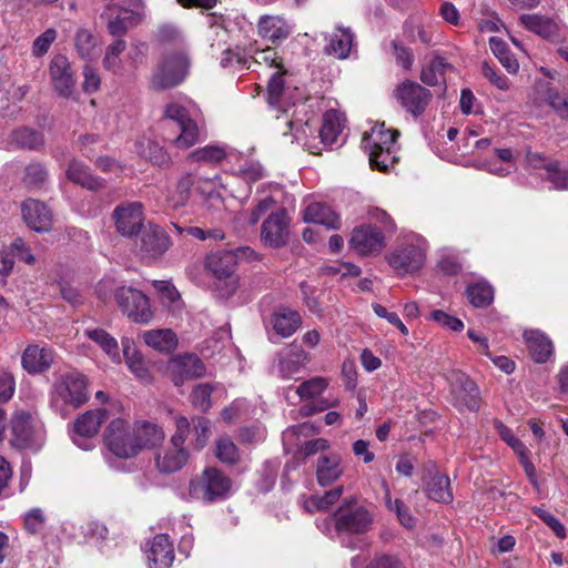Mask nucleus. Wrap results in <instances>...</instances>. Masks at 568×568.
I'll list each match as a JSON object with an SVG mask.
<instances>
[{
  "label": "nucleus",
  "mask_w": 568,
  "mask_h": 568,
  "mask_svg": "<svg viewBox=\"0 0 568 568\" xmlns=\"http://www.w3.org/2000/svg\"><path fill=\"white\" fill-rule=\"evenodd\" d=\"M199 112L197 105L186 98L183 101H174L165 106V119L173 121L180 130V134L172 140V143L178 149H189L199 141L196 123Z\"/></svg>",
  "instance_id": "obj_1"
},
{
  "label": "nucleus",
  "mask_w": 568,
  "mask_h": 568,
  "mask_svg": "<svg viewBox=\"0 0 568 568\" xmlns=\"http://www.w3.org/2000/svg\"><path fill=\"white\" fill-rule=\"evenodd\" d=\"M189 52L181 48L166 52L156 64L151 84L159 90L171 89L183 83L190 74Z\"/></svg>",
  "instance_id": "obj_2"
},
{
  "label": "nucleus",
  "mask_w": 568,
  "mask_h": 568,
  "mask_svg": "<svg viewBox=\"0 0 568 568\" xmlns=\"http://www.w3.org/2000/svg\"><path fill=\"white\" fill-rule=\"evenodd\" d=\"M332 519L335 531L339 537L364 535L372 529L374 514L354 498H348L336 509Z\"/></svg>",
  "instance_id": "obj_3"
},
{
  "label": "nucleus",
  "mask_w": 568,
  "mask_h": 568,
  "mask_svg": "<svg viewBox=\"0 0 568 568\" xmlns=\"http://www.w3.org/2000/svg\"><path fill=\"white\" fill-rule=\"evenodd\" d=\"M88 381L80 372H71L61 376L51 392V406L61 415H65L64 406L78 408L88 400Z\"/></svg>",
  "instance_id": "obj_4"
},
{
  "label": "nucleus",
  "mask_w": 568,
  "mask_h": 568,
  "mask_svg": "<svg viewBox=\"0 0 568 568\" xmlns=\"http://www.w3.org/2000/svg\"><path fill=\"white\" fill-rule=\"evenodd\" d=\"M232 491V481L214 467L205 468L201 476L190 480L189 494L193 499L216 503L226 499Z\"/></svg>",
  "instance_id": "obj_5"
},
{
  "label": "nucleus",
  "mask_w": 568,
  "mask_h": 568,
  "mask_svg": "<svg viewBox=\"0 0 568 568\" xmlns=\"http://www.w3.org/2000/svg\"><path fill=\"white\" fill-rule=\"evenodd\" d=\"M0 444H8L17 449H38L40 447L38 434L29 412H16L10 426L0 427Z\"/></svg>",
  "instance_id": "obj_6"
},
{
  "label": "nucleus",
  "mask_w": 568,
  "mask_h": 568,
  "mask_svg": "<svg viewBox=\"0 0 568 568\" xmlns=\"http://www.w3.org/2000/svg\"><path fill=\"white\" fill-rule=\"evenodd\" d=\"M108 449L119 458H132L139 453L132 427L122 418L113 419L105 434Z\"/></svg>",
  "instance_id": "obj_7"
},
{
  "label": "nucleus",
  "mask_w": 568,
  "mask_h": 568,
  "mask_svg": "<svg viewBox=\"0 0 568 568\" xmlns=\"http://www.w3.org/2000/svg\"><path fill=\"white\" fill-rule=\"evenodd\" d=\"M455 404L469 410H478L480 406L479 388L474 381L460 371L452 369L446 373Z\"/></svg>",
  "instance_id": "obj_8"
},
{
  "label": "nucleus",
  "mask_w": 568,
  "mask_h": 568,
  "mask_svg": "<svg viewBox=\"0 0 568 568\" xmlns=\"http://www.w3.org/2000/svg\"><path fill=\"white\" fill-rule=\"evenodd\" d=\"M121 310L135 323L146 324L152 320L149 298L141 291L132 287H121L115 294Z\"/></svg>",
  "instance_id": "obj_9"
},
{
  "label": "nucleus",
  "mask_w": 568,
  "mask_h": 568,
  "mask_svg": "<svg viewBox=\"0 0 568 568\" xmlns=\"http://www.w3.org/2000/svg\"><path fill=\"white\" fill-rule=\"evenodd\" d=\"M394 97L408 113L417 118L425 112L433 95L417 82L406 80L397 85Z\"/></svg>",
  "instance_id": "obj_10"
},
{
  "label": "nucleus",
  "mask_w": 568,
  "mask_h": 568,
  "mask_svg": "<svg viewBox=\"0 0 568 568\" xmlns=\"http://www.w3.org/2000/svg\"><path fill=\"white\" fill-rule=\"evenodd\" d=\"M105 419L104 409L88 410L77 418L71 435L72 442L83 450L94 447L93 438L97 436Z\"/></svg>",
  "instance_id": "obj_11"
},
{
  "label": "nucleus",
  "mask_w": 568,
  "mask_h": 568,
  "mask_svg": "<svg viewBox=\"0 0 568 568\" xmlns=\"http://www.w3.org/2000/svg\"><path fill=\"white\" fill-rule=\"evenodd\" d=\"M166 374L175 386H181L186 381L204 376L205 366L194 354H179L168 362Z\"/></svg>",
  "instance_id": "obj_12"
},
{
  "label": "nucleus",
  "mask_w": 568,
  "mask_h": 568,
  "mask_svg": "<svg viewBox=\"0 0 568 568\" xmlns=\"http://www.w3.org/2000/svg\"><path fill=\"white\" fill-rule=\"evenodd\" d=\"M143 204L136 201L118 205L112 213L116 231L126 237L136 235L143 226Z\"/></svg>",
  "instance_id": "obj_13"
},
{
  "label": "nucleus",
  "mask_w": 568,
  "mask_h": 568,
  "mask_svg": "<svg viewBox=\"0 0 568 568\" xmlns=\"http://www.w3.org/2000/svg\"><path fill=\"white\" fill-rule=\"evenodd\" d=\"M246 254V247L235 250H219L205 256L204 267L217 280L231 277L242 256Z\"/></svg>",
  "instance_id": "obj_14"
},
{
  "label": "nucleus",
  "mask_w": 568,
  "mask_h": 568,
  "mask_svg": "<svg viewBox=\"0 0 568 568\" xmlns=\"http://www.w3.org/2000/svg\"><path fill=\"white\" fill-rule=\"evenodd\" d=\"M349 245L361 255H378L386 242L382 231L368 224L353 231Z\"/></svg>",
  "instance_id": "obj_15"
},
{
  "label": "nucleus",
  "mask_w": 568,
  "mask_h": 568,
  "mask_svg": "<svg viewBox=\"0 0 568 568\" xmlns=\"http://www.w3.org/2000/svg\"><path fill=\"white\" fill-rule=\"evenodd\" d=\"M49 74L54 90L63 98H71L75 80L65 55L58 54L52 58L49 64Z\"/></svg>",
  "instance_id": "obj_16"
},
{
  "label": "nucleus",
  "mask_w": 568,
  "mask_h": 568,
  "mask_svg": "<svg viewBox=\"0 0 568 568\" xmlns=\"http://www.w3.org/2000/svg\"><path fill=\"white\" fill-rule=\"evenodd\" d=\"M425 260L423 250L416 245L402 246L387 255L389 265L399 275L418 271Z\"/></svg>",
  "instance_id": "obj_17"
},
{
  "label": "nucleus",
  "mask_w": 568,
  "mask_h": 568,
  "mask_svg": "<svg viewBox=\"0 0 568 568\" xmlns=\"http://www.w3.org/2000/svg\"><path fill=\"white\" fill-rule=\"evenodd\" d=\"M288 236V221L285 210L272 213L262 225L261 240L271 247H281L286 244Z\"/></svg>",
  "instance_id": "obj_18"
},
{
  "label": "nucleus",
  "mask_w": 568,
  "mask_h": 568,
  "mask_svg": "<svg viewBox=\"0 0 568 568\" xmlns=\"http://www.w3.org/2000/svg\"><path fill=\"white\" fill-rule=\"evenodd\" d=\"M149 568H170L174 561V547L166 534H159L145 550Z\"/></svg>",
  "instance_id": "obj_19"
},
{
  "label": "nucleus",
  "mask_w": 568,
  "mask_h": 568,
  "mask_svg": "<svg viewBox=\"0 0 568 568\" xmlns=\"http://www.w3.org/2000/svg\"><path fill=\"white\" fill-rule=\"evenodd\" d=\"M54 352L47 345L30 344L21 356V365L29 374H40L48 371L53 361Z\"/></svg>",
  "instance_id": "obj_20"
},
{
  "label": "nucleus",
  "mask_w": 568,
  "mask_h": 568,
  "mask_svg": "<svg viewBox=\"0 0 568 568\" xmlns=\"http://www.w3.org/2000/svg\"><path fill=\"white\" fill-rule=\"evenodd\" d=\"M190 452L187 447L169 444L158 452L155 465L160 473L172 474L181 470L189 462Z\"/></svg>",
  "instance_id": "obj_21"
},
{
  "label": "nucleus",
  "mask_w": 568,
  "mask_h": 568,
  "mask_svg": "<svg viewBox=\"0 0 568 568\" xmlns=\"http://www.w3.org/2000/svg\"><path fill=\"white\" fill-rule=\"evenodd\" d=\"M325 41L323 52L326 55L345 60L355 45V34L349 28L336 27L332 33L325 37Z\"/></svg>",
  "instance_id": "obj_22"
},
{
  "label": "nucleus",
  "mask_w": 568,
  "mask_h": 568,
  "mask_svg": "<svg viewBox=\"0 0 568 568\" xmlns=\"http://www.w3.org/2000/svg\"><path fill=\"white\" fill-rule=\"evenodd\" d=\"M170 237L162 227L149 224L141 234L140 252L146 257H159L170 247Z\"/></svg>",
  "instance_id": "obj_23"
},
{
  "label": "nucleus",
  "mask_w": 568,
  "mask_h": 568,
  "mask_svg": "<svg viewBox=\"0 0 568 568\" xmlns=\"http://www.w3.org/2000/svg\"><path fill=\"white\" fill-rule=\"evenodd\" d=\"M22 216L26 224L36 232H48L52 224V213L48 206L37 200L29 199L22 204Z\"/></svg>",
  "instance_id": "obj_24"
},
{
  "label": "nucleus",
  "mask_w": 568,
  "mask_h": 568,
  "mask_svg": "<svg viewBox=\"0 0 568 568\" xmlns=\"http://www.w3.org/2000/svg\"><path fill=\"white\" fill-rule=\"evenodd\" d=\"M145 17L144 4L141 0L133 3L132 9H120L116 16L108 23V30L113 37L123 36L128 29L140 23Z\"/></svg>",
  "instance_id": "obj_25"
},
{
  "label": "nucleus",
  "mask_w": 568,
  "mask_h": 568,
  "mask_svg": "<svg viewBox=\"0 0 568 568\" xmlns=\"http://www.w3.org/2000/svg\"><path fill=\"white\" fill-rule=\"evenodd\" d=\"M520 23L530 32L549 40L557 41L560 38L559 24L551 18L541 14H523Z\"/></svg>",
  "instance_id": "obj_26"
},
{
  "label": "nucleus",
  "mask_w": 568,
  "mask_h": 568,
  "mask_svg": "<svg viewBox=\"0 0 568 568\" xmlns=\"http://www.w3.org/2000/svg\"><path fill=\"white\" fill-rule=\"evenodd\" d=\"M271 323L277 335L287 338L301 327L302 316L295 310L280 306L273 312Z\"/></svg>",
  "instance_id": "obj_27"
},
{
  "label": "nucleus",
  "mask_w": 568,
  "mask_h": 568,
  "mask_svg": "<svg viewBox=\"0 0 568 568\" xmlns=\"http://www.w3.org/2000/svg\"><path fill=\"white\" fill-rule=\"evenodd\" d=\"M291 27L281 16H262L257 22V33L272 43L281 42L291 34Z\"/></svg>",
  "instance_id": "obj_28"
},
{
  "label": "nucleus",
  "mask_w": 568,
  "mask_h": 568,
  "mask_svg": "<svg viewBox=\"0 0 568 568\" xmlns=\"http://www.w3.org/2000/svg\"><path fill=\"white\" fill-rule=\"evenodd\" d=\"M225 397V388L221 384L200 383L195 385L190 395L192 405L199 410L207 412L214 400Z\"/></svg>",
  "instance_id": "obj_29"
},
{
  "label": "nucleus",
  "mask_w": 568,
  "mask_h": 568,
  "mask_svg": "<svg viewBox=\"0 0 568 568\" xmlns=\"http://www.w3.org/2000/svg\"><path fill=\"white\" fill-rule=\"evenodd\" d=\"M342 458L337 454L322 455L316 464V478L321 486L333 484L343 474Z\"/></svg>",
  "instance_id": "obj_30"
},
{
  "label": "nucleus",
  "mask_w": 568,
  "mask_h": 568,
  "mask_svg": "<svg viewBox=\"0 0 568 568\" xmlns=\"http://www.w3.org/2000/svg\"><path fill=\"white\" fill-rule=\"evenodd\" d=\"M303 217L305 222L325 225L327 229L341 227L339 216L325 203H310L304 210Z\"/></svg>",
  "instance_id": "obj_31"
},
{
  "label": "nucleus",
  "mask_w": 568,
  "mask_h": 568,
  "mask_svg": "<svg viewBox=\"0 0 568 568\" xmlns=\"http://www.w3.org/2000/svg\"><path fill=\"white\" fill-rule=\"evenodd\" d=\"M424 491L427 497L434 501L449 504L453 501V490L448 476L438 471L430 474L425 480Z\"/></svg>",
  "instance_id": "obj_32"
},
{
  "label": "nucleus",
  "mask_w": 568,
  "mask_h": 568,
  "mask_svg": "<svg viewBox=\"0 0 568 568\" xmlns=\"http://www.w3.org/2000/svg\"><path fill=\"white\" fill-rule=\"evenodd\" d=\"M398 135L399 132L397 130L386 129L384 123L376 124L369 133L364 134L362 144L366 151L393 146Z\"/></svg>",
  "instance_id": "obj_33"
},
{
  "label": "nucleus",
  "mask_w": 568,
  "mask_h": 568,
  "mask_svg": "<svg viewBox=\"0 0 568 568\" xmlns=\"http://www.w3.org/2000/svg\"><path fill=\"white\" fill-rule=\"evenodd\" d=\"M524 337L534 361L546 363L552 354L551 341L539 331H526Z\"/></svg>",
  "instance_id": "obj_34"
},
{
  "label": "nucleus",
  "mask_w": 568,
  "mask_h": 568,
  "mask_svg": "<svg viewBox=\"0 0 568 568\" xmlns=\"http://www.w3.org/2000/svg\"><path fill=\"white\" fill-rule=\"evenodd\" d=\"M67 178L75 184L90 191H97L103 186V181L91 174L90 169L80 161L72 160L67 170Z\"/></svg>",
  "instance_id": "obj_35"
},
{
  "label": "nucleus",
  "mask_w": 568,
  "mask_h": 568,
  "mask_svg": "<svg viewBox=\"0 0 568 568\" xmlns=\"http://www.w3.org/2000/svg\"><path fill=\"white\" fill-rule=\"evenodd\" d=\"M136 152L154 165H166L171 158L169 153L156 141L148 136L140 138L135 143Z\"/></svg>",
  "instance_id": "obj_36"
},
{
  "label": "nucleus",
  "mask_w": 568,
  "mask_h": 568,
  "mask_svg": "<svg viewBox=\"0 0 568 568\" xmlns=\"http://www.w3.org/2000/svg\"><path fill=\"white\" fill-rule=\"evenodd\" d=\"M132 429L139 452L159 445L165 437L162 427L148 422L139 423Z\"/></svg>",
  "instance_id": "obj_37"
},
{
  "label": "nucleus",
  "mask_w": 568,
  "mask_h": 568,
  "mask_svg": "<svg viewBox=\"0 0 568 568\" xmlns=\"http://www.w3.org/2000/svg\"><path fill=\"white\" fill-rule=\"evenodd\" d=\"M74 48L79 57L87 61L95 59L100 51L98 38L92 31L85 28L77 30L74 36Z\"/></svg>",
  "instance_id": "obj_38"
},
{
  "label": "nucleus",
  "mask_w": 568,
  "mask_h": 568,
  "mask_svg": "<svg viewBox=\"0 0 568 568\" xmlns=\"http://www.w3.org/2000/svg\"><path fill=\"white\" fill-rule=\"evenodd\" d=\"M84 336L95 343L113 361H120L119 345L116 339L102 328L87 327L83 331Z\"/></svg>",
  "instance_id": "obj_39"
},
{
  "label": "nucleus",
  "mask_w": 568,
  "mask_h": 568,
  "mask_svg": "<svg viewBox=\"0 0 568 568\" xmlns=\"http://www.w3.org/2000/svg\"><path fill=\"white\" fill-rule=\"evenodd\" d=\"M143 341L159 352H171L178 345L176 335L169 328L146 331Z\"/></svg>",
  "instance_id": "obj_40"
},
{
  "label": "nucleus",
  "mask_w": 568,
  "mask_h": 568,
  "mask_svg": "<svg viewBox=\"0 0 568 568\" xmlns=\"http://www.w3.org/2000/svg\"><path fill=\"white\" fill-rule=\"evenodd\" d=\"M194 185V178L190 173L183 174L175 189L168 195L166 201L170 207L178 210L185 206L190 200L191 190Z\"/></svg>",
  "instance_id": "obj_41"
},
{
  "label": "nucleus",
  "mask_w": 568,
  "mask_h": 568,
  "mask_svg": "<svg viewBox=\"0 0 568 568\" xmlns=\"http://www.w3.org/2000/svg\"><path fill=\"white\" fill-rule=\"evenodd\" d=\"M125 48L126 43L122 39H116L106 47L102 60L103 68L106 71L112 72L113 74L122 73L124 64L121 55L124 52Z\"/></svg>",
  "instance_id": "obj_42"
},
{
  "label": "nucleus",
  "mask_w": 568,
  "mask_h": 568,
  "mask_svg": "<svg viewBox=\"0 0 568 568\" xmlns=\"http://www.w3.org/2000/svg\"><path fill=\"white\" fill-rule=\"evenodd\" d=\"M342 132V116L335 110H329L324 114L323 124L320 130V136L325 145L336 143Z\"/></svg>",
  "instance_id": "obj_43"
},
{
  "label": "nucleus",
  "mask_w": 568,
  "mask_h": 568,
  "mask_svg": "<svg viewBox=\"0 0 568 568\" xmlns=\"http://www.w3.org/2000/svg\"><path fill=\"white\" fill-rule=\"evenodd\" d=\"M226 156V146L224 144L214 143L194 150L189 154L187 159L192 162L217 164Z\"/></svg>",
  "instance_id": "obj_44"
},
{
  "label": "nucleus",
  "mask_w": 568,
  "mask_h": 568,
  "mask_svg": "<svg viewBox=\"0 0 568 568\" xmlns=\"http://www.w3.org/2000/svg\"><path fill=\"white\" fill-rule=\"evenodd\" d=\"M123 354L129 369L142 382L150 381V372L141 355L136 352L135 347L131 345L130 341H122Z\"/></svg>",
  "instance_id": "obj_45"
},
{
  "label": "nucleus",
  "mask_w": 568,
  "mask_h": 568,
  "mask_svg": "<svg viewBox=\"0 0 568 568\" xmlns=\"http://www.w3.org/2000/svg\"><path fill=\"white\" fill-rule=\"evenodd\" d=\"M489 47L491 52L509 73H516L518 71L519 63L503 39L491 37L489 39Z\"/></svg>",
  "instance_id": "obj_46"
},
{
  "label": "nucleus",
  "mask_w": 568,
  "mask_h": 568,
  "mask_svg": "<svg viewBox=\"0 0 568 568\" xmlns=\"http://www.w3.org/2000/svg\"><path fill=\"white\" fill-rule=\"evenodd\" d=\"M450 69H453V65L445 58L435 55L429 64L422 70L420 80L427 85H437L439 78L445 74L446 70Z\"/></svg>",
  "instance_id": "obj_47"
},
{
  "label": "nucleus",
  "mask_w": 568,
  "mask_h": 568,
  "mask_svg": "<svg viewBox=\"0 0 568 568\" xmlns=\"http://www.w3.org/2000/svg\"><path fill=\"white\" fill-rule=\"evenodd\" d=\"M466 293L469 303L475 307H487L494 300L493 287L484 282L468 285Z\"/></svg>",
  "instance_id": "obj_48"
},
{
  "label": "nucleus",
  "mask_w": 568,
  "mask_h": 568,
  "mask_svg": "<svg viewBox=\"0 0 568 568\" xmlns=\"http://www.w3.org/2000/svg\"><path fill=\"white\" fill-rule=\"evenodd\" d=\"M191 432L193 438L191 439L189 447L194 450L203 449L211 436L210 422L204 417H193Z\"/></svg>",
  "instance_id": "obj_49"
},
{
  "label": "nucleus",
  "mask_w": 568,
  "mask_h": 568,
  "mask_svg": "<svg viewBox=\"0 0 568 568\" xmlns=\"http://www.w3.org/2000/svg\"><path fill=\"white\" fill-rule=\"evenodd\" d=\"M11 142L19 148L37 150L43 145V136L36 130L21 128L11 133Z\"/></svg>",
  "instance_id": "obj_50"
},
{
  "label": "nucleus",
  "mask_w": 568,
  "mask_h": 568,
  "mask_svg": "<svg viewBox=\"0 0 568 568\" xmlns=\"http://www.w3.org/2000/svg\"><path fill=\"white\" fill-rule=\"evenodd\" d=\"M367 152L369 154L371 165L382 172L388 171L397 162L395 145Z\"/></svg>",
  "instance_id": "obj_51"
},
{
  "label": "nucleus",
  "mask_w": 568,
  "mask_h": 568,
  "mask_svg": "<svg viewBox=\"0 0 568 568\" xmlns=\"http://www.w3.org/2000/svg\"><path fill=\"white\" fill-rule=\"evenodd\" d=\"M216 458L227 465H233L240 459L239 449L229 437H220L215 444Z\"/></svg>",
  "instance_id": "obj_52"
},
{
  "label": "nucleus",
  "mask_w": 568,
  "mask_h": 568,
  "mask_svg": "<svg viewBox=\"0 0 568 568\" xmlns=\"http://www.w3.org/2000/svg\"><path fill=\"white\" fill-rule=\"evenodd\" d=\"M546 180L552 184L555 190H568V170L562 169L558 161H550L546 166Z\"/></svg>",
  "instance_id": "obj_53"
},
{
  "label": "nucleus",
  "mask_w": 568,
  "mask_h": 568,
  "mask_svg": "<svg viewBox=\"0 0 568 568\" xmlns=\"http://www.w3.org/2000/svg\"><path fill=\"white\" fill-rule=\"evenodd\" d=\"M82 529L85 541L103 550V542L109 535L108 528L101 523L91 521L83 526Z\"/></svg>",
  "instance_id": "obj_54"
},
{
  "label": "nucleus",
  "mask_w": 568,
  "mask_h": 568,
  "mask_svg": "<svg viewBox=\"0 0 568 568\" xmlns=\"http://www.w3.org/2000/svg\"><path fill=\"white\" fill-rule=\"evenodd\" d=\"M327 386L326 379L323 377H313L303 382L296 393L302 399L313 398L320 395Z\"/></svg>",
  "instance_id": "obj_55"
},
{
  "label": "nucleus",
  "mask_w": 568,
  "mask_h": 568,
  "mask_svg": "<svg viewBox=\"0 0 568 568\" xmlns=\"http://www.w3.org/2000/svg\"><path fill=\"white\" fill-rule=\"evenodd\" d=\"M174 423L175 432L171 436L170 442L171 444H176L178 446L186 447V439L192 435L191 422L185 416L176 415L174 417Z\"/></svg>",
  "instance_id": "obj_56"
},
{
  "label": "nucleus",
  "mask_w": 568,
  "mask_h": 568,
  "mask_svg": "<svg viewBox=\"0 0 568 568\" xmlns=\"http://www.w3.org/2000/svg\"><path fill=\"white\" fill-rule=\"evenodd\" d=\"M154 287L160 294L161 302L169 306L174 307L180 302V293L170 282L166 281H155Z\"/></svg>",
  "instance_id": "obj_57"
},
{
  "label": "nucleus",
  "mask_w": 568,
  "mask_h": 568,
  "mask_svg": "<svg viewBox=\"0 0 568 568\" xmlns=\"http://www.w3.org/2000/svg\"><path fill=\"white\" fill-rule=\"evenodd\" d=\"M57 39V31L52 28L47 29L39 37L36 38L32 44V53L36 57H41L45 54L51 44Z\"/></svg>",
  "instance_id": "obj_58"
},
{
  "label": "nucleus",
  "mask_w": 568,
  "mask_h": 568,
  "mask_svg": "<svg viewBox=\"0 0 568 568\" xmlns=\"http://www.w3.org/2000/svg\"><path fill=\"white\" fill-rule=\"evenodd\" d=\"M276 477H277V466L270 462H266L263 465L262 470L260 471V479L256 485L261 491L266 493V491L271 490L272 487L274 486Z\"/></svg>",
  "instance_id": "obj_59"
},
{
  "label": "nucleus",
  "mask_w": 568,
  "mask_h": 568,
  "mask_svg": "<svg viewBox=\"0 0 568 568\" xmlns=\"http://www.w3.org/2000/svg\"><path fill=\"white\" fill-rule=\"evenodd\" d=\"M404 33L412 42L419 40L422 43L427 45L432 43V36L428 34L423 26L417 24L412 20H407L404 23Z\"/></svg>",
  "instance_id": "obj_60"
},
{
  "label": "nucleus",
  "mask_w": 568,
  "mask_h": 568,
  "mask_svg": "<svg viewBox=\"0 0 568 568\" xmlns=\"http://www.w3.org/2000/svg\"><path fill=\"white\" fill-rule=\"evenodd\" d=\"M48 173L40 163H31L26 168L24 183L30 186H40L47 180Z\"/></svg>",
  "instance_id": "obj_61"
},
{
  "label": "nucleus",
  "mask_w": 568,
  "mask_h": 568,
  "mask_svg": "<svg viewBox=\"0 0 568 568\" xmlns=\"http://www.w3.org/2000/svg\"><path fill=\"white\" fill-rule=\"evenodd\" d=\"M284 90L283 72L276 71L272 74L267 84V100L271 104H276Z\"/></svg>",
  "instance_id": "obj_62"
},
{
  "label": "nucleus",
  "mask_w": 568,
  "mask_h": 568,
  "mask_svg": "<svg viewBox=\"0 0 568 568\" xmlns=\"http://www.w3.org/2000/svg\"><path fill=\"white\" fill-rule=\"evenodd\" d=\"M430 317L439 325L447 327L454 332H460L464 328V323L459 318L454 317L442 310H436L432 312Z\"/></svg>",
  "instance_id": "obj_63"
},
{
  "label": "nucleus",
  "mask_w": 568,
  "mask_h": 568,
  "mask_svg": "<svg viewBox=\"0 0 568 568\" xmlns=\"http://www.w3.org/2000/svg\"><path fill=\"white\" fill-rule=\"evenodd\" d=\"M44 526V515L40 508H33L26 514L24 527L31 534H37Z\"/></svg>",
  "instance_id": "obj_64"
}]
</instances>
